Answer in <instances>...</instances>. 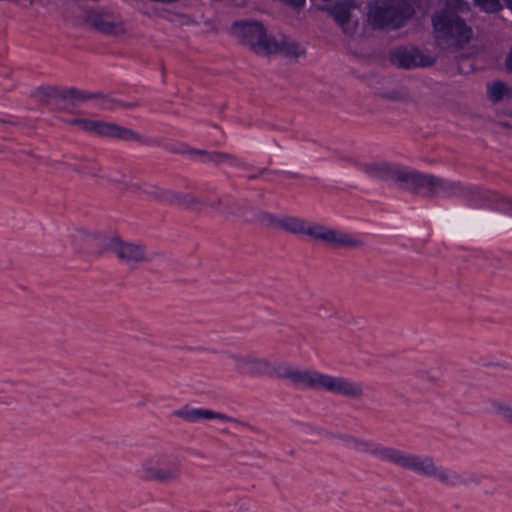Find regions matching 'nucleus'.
I'll list each match as a JSON object with an SVG mask.
<instances>
[{"mask_svg":"<svg viewBox=\"0 0 512 512\" xmlns=\"http://www.w3.org/2000/svg\"><path fill=\"white\" fill-rule=\"evenodd\" d=\"M335 437L339 441L351 445L357 452L376 457L381 461L417 475L433 478L445 487H455L462 482L459 474L438 464L435 458L430 455L407 453L396 447L384 446L366 437H360L351 433H341Z\"/></svg>","mask_w":512,"mask_h":512,"instance_id":"1","label":"nucleus"},{"mask_svg":"<svg viewBox=\"0 0 512 512\" xmlns=\"http://www.w3.org/2000/svg\"><path fill=\"white\" fill-rule=\"evenodd\" d=\"M231 29L238 41L248 46L257 55L268 56L282 53L288 57H299L305 54V49L299 43L287 37L276 39L267 35L261 22L240 20L234 22Z\"/></svg>","mask_w":512,"mask_h":512,"instance_id":"2","label":"nucleus"},{"mask_svg":"<svg viewBox=\"0 0 512 512\" xmlns=\"http://www.w3.org/2000/svg\"><path fill=\"white\" fill-rule=\"evenodd\" d=\"M277 227L293 234L307 235L322 241L333 248H360L364 242L340 230L331 229L320 224H310L297 217H285L277 221Z\"/></svg>","mask_w":512,"mask_h":512,"instance_id":"3","label":"nucleus"},{"mask_svg":"<svg viewBox=\"0 0 512 512\" xmlns=\"http://www.w3.org/2000/svg\"><path fill=\"white\" fill-rule=\"evenodd\" d=\"M432 23L436 38L443 48L462 47L472 37L471 28L451 11L445 10L434 15Z\"/></svg>","mask_w":512,"mask_h":512,"instance_id":"4","label":"nucleus"},{"mask_svg":"<svg viewBox=\"0 0 512 512\" xmlns=\"http://www.w3.org/2000/svg\"><path fill=\"white\" fill-rule=\"evenodd\" d=\"M414 12L407 0H386L371 6L368 23L374 29H396L401 27Z\"/></svg>","mask_w":512,"mask_h":512,"instance_id":"5","label":"nucleus"},{"mask_svg":"<svg viewBox=\"0 0 512 512\" xmlns=\"http://www.w3.org/2000/svg\"><path fill=\"white\" fill-rule=\"evenodd\" d=\"M457 185L449 180L432 174L422 173L417 170H406L401 189L422 195L428 198H436L441 195L449 196L456 191Z\"/></svg>","mask_w":512,"mask_h":512,"instance_id":"6","label":"nucleus"},{"mask_svg":"<svg viewBox=\"0 0 512 512\" xmlns=\"http://www.w3.org/2000/svg\"><path fill=\"white\" fill-rule=\"evenodd\" d=\"M83 23L88 29L108 37L123 38L128 34L123 17L105 8L87 10L83 16Z\"/></svg>","mask_w":512,"mask_h":512,"instance_id":"7","label":"nucleus"},{"mask_svg":"<svg viewBox=\"0 0 512 512\" xmlns=\"http://www.w3.org/2000/svg\"><path fill=\"white\" fill-rule=\"evenodd\" d=\"M140 470L143 480L149 483L170 484L181 478L180 466L177 463H166L164 457L142 461Z\"/></svg>","mask_w":512,"mask_h":512,"instance_id":"8","label":"nucleus"},{"mask_svg":"<svg viewBox=\"0 0 512 512\" xmlns=\"http://www.w3.org/2000/svg\"><path fill=\"white\" fill-rule=\"evenodd\" d=\"M71 126H76L85 132H93L102 137H110L119 140L140 141V136L133 130L116 123L86 118H77L69 121Z\"/></svg>","mask_w":512,"mask_h":512,"instance_id":"9","label":"nucleus"},{"mask_svg":"<svg viewBox=\"0 0 512 512\" xmlns=\"http://www.w3.org/2000/svg\"><path fill=\"white\" fill-rule=\"evenodd\" d=\"M105 247L120 262L131 267H136L148 260L147 251L143 244L125 241L118 235L109 237Z\"/></svg>","mask_w":512,"mask_h":512,"instance_id":"10","label":"nucleus"},{"mask_svg":"<svg viewBox=\"0 0 512 512\" xmlns=\"http://www.w3.org/2000/svg\"><path fill=\"white\" fill-rule=\"evenodd\" d=\"M321 9L328 12L344 34L352 36L356 32L359 8L353 0H340L333 5H325Z\"/></svg>","mask_w":512,"mask_h":512,"instance_id":"11","label":"nucleus"},{"mask_svg":"<svg viewBox=\"0 0 512 512\" xmlns=\"http://www.w3.org/2000/svg\"><path fill=\"white\" fill-rule=\"evenodd\" d=\"M280 372V379L289 380L296 386H302L311 390L324 388L326 374L310 369H296L283 363Z\"/></svg>","mask_w":512,"mask_h":512,"instance_id":"12","label":"nucleus"},{"mask_svg":"<svg viewBox=\"0 0 512 512\" xmlns=\"http://www.w3.org/2000/svg\"><path fill=\"white\" fill-rule=\"evenodd\" d=\"M323 390L355 401L361 400L365 395L364 386L361 382L329 374H326Z\"/></svg>","mask_w":512,"mask_h":512,"instance_id":"13","label":"nucleus"},{"mask_svg":"<svg viewBox=\"0 0 512 512\" xmlns=\"http://www.w3.org/2000/svg\"><path fill=\"white\" fill-rule=\"evenodd\" d=\"M390 58L393 64L404 69L427 67L434 63L432 57L423 54L415 47L396 48L391 52Z\"/></svg>","mask_w":512,"mask_h":512,"instance_id":"14","label":"nucleus"},{"mask_svg":"<svg viewBox=\"0 0 512 512\" xmlns=\"http://www.w3.org/2000/svg\"><path fill=\"white\" fill-rule=\"evenodd\" d=\"M492 231L512 233V200L497 197L493 203V212L487 220Z\"/></svg>","mask_w":512,"mask_h":512,"instance_id":"15","label":"nucleus"},{"mask_svg":"<svg viewBox=\"0 0 512 512\" xmlns=\"http://www.w3.org/2000/svg\"><path fill=\"white\" fill-rule=\"evenodd\" d=\"M152 196L170 205L183 206L186 209L200 211L203 201L192 193L180 192L171 189H160L152 193Z\"/></svg>","mask_w":512,"mask_h":512,"instance_id":"16","label":"nucleus"},{"mask_svg":"<svg viewBox=\"0 0 512 512\" xmlns=\"http://www.w3.org/2000/svg\"><path fill=\"white\" fill-rule=\"evenodd\" d=\"M174 416L179 417L187 422H198L201 420H220L227 422L240 423L237 419H234L226 414L216 412L210 409L203 408H188L174 411Z\"/></svg>","mask_w":512,"mask_h":512,"instance_id":"17","label":"nucleus"},{"mask_svg":"<svg viewBox=\"0 0 512 512\" xmlns=\"http://www.w3.org/2000/svg\"><path fill=\"white\" fill-rule=\"evenodd\" d=\"M407 169L385 162L371 163L366 165V172L382 180H392L401 188Z\"/></svg>","mask_w":512,"mask_h":512,"instance_id":"18","label":"nucleus"},{"mask_svg":"<svg viewBox=\"0 0 512 512\" xmlns=\"http://www.w3.org/2000/svg\"><path fill=\"white\" fill-rule=\"evenodd\" d=\"M282 362H271L267 358H261L252 355L250 364L248 365L249 372L259 376H276L279 378Z\"/></svg>","mask_w":512,"mask_h":512,"instance_id":"19","label":"nucleus"},{"mask_svg":"<svg viewBox=\"0 0 512 512\" xmlns=\"http://www.w3.org/2000/svg\"><path fill=\"white\" fill-rule=\"evenodd\" d=\"M95 96L96 95H94L93 92L84 91L77 88H64L62 101L67 105L77 107L90 100H94Z\"/></svg>","mask_w":512,"mask_h":512,"instance_id":"20","label":"nucleus"},{"mask_svg":"<svg viewBox=\"0 0 512 512\" xmlns=\"http://www.w3.org/2000/svg\"><path fill=\"white\" fill-rule=\"evenodd\" d=\"M488 98L494 102H500L512 98V86L503 81H494L487 84Z\"/></svg>","mask_w":512,"mask_h":512,"instance_id":"21","label":"nucleus"},{"mask_svg":"<svg viewBox=\"0 0 512 512\" xmlns=\"http://www.w3.org/2000/svg\"><path fill=\"white\" fill-rule=\"evenodd\" d=\"M154 14L180 27L191 26L195 24V20L192 17L178 12L156 9L154 11Z\"/></svg>","mask_w":512,"mask_h":512,"instance_id":"22","label":"nucleus"},{"mask_svg":"<svg viewBox=\"0 0 512 512\" xmlns=\"http://www.w3.org/2000/svg\"><path fill=\"white\" fill-rule=\"evenodd\" d=\"M63 89L57 86H41L37 88L34 96L41 102H46L50 99H60L62 101Z\"/></svg>","mask_w":512,"mask_h":512,"instance_id":"23","label":"nucleus"},{"mask_svg":"<svg viewBox=\"0 0 512 512\" xmlns=\"http://www.w3.org/2000/svg\"><path fill=\"white\" fill-rule=\"evenodd\" d=\"M494 413L512 426V405L505 400H493L491 402Z\"/></svg>","mask_w":512,"mask_h":512,"instance_id":"24","label":"nucleus"},{"mask_svg":"<svg viewBox=\"0 0 512 512\" xmlns=\"http://www.w3.org/2000/svg\"><path fill=\"white\" fill-rule=\"evenodd\" d=\"M382 97L392 101L409 102L411 96L406 88H397L382 94Z\"/></svg>","mask_w":512,"mask_h":512,"instance_id":"25","label":"nucleus"},{"mask_svg":"<svg viewBox=\"0 0 512 512\" xmlns=\"http://www.w3.org/2000/svg\"><path fill=\"white\" fill-rule=\"evenodd\" d=\"M252 354H245V353H231L228 355V359L232 361L234 366L238 369L242 368H248V365L250 364Z\"/></svg>","mask_w":512,"mask_h":512,"instance_id":"26","label":"nucleus"},{"mask_svg":"<svg viewBox=\"0 0 512 512\" xmlns=\"http://www.w3.org/2000/svg\"><path fill=\"white\" fill-rule=\"evenodd\" d=\"M94 95H96L94 99L100 100L101 104L106 109H113L114 106L118 104V102L109 95L103 94L101 92H95Z\"/></svg>","mask_w":512,"mask_h":512,"instance_id":"27","label":"nucleus"},{"mask_svg":"<svg viewBox=\"0 0 512 512\" xmlns=\"http://www.w3.org/2000/svg\"><path fill=\"white\" fill-rule=\"evenodd\" d=\"M475 3L486 11L494 12L500 8L498 0H474Z\"/></svg>","mask_w":512,"mask_h":512,"instance_id":"28","label":"nucleus"},{"mask_svg":"<svg viewBox=\"0 0 512 512\" xmlns=\"http://www.w3.org/2000/svg\"><path fill=\"white\" fill-rule=\"evenodd\" d=\"M449 10L463 11L466 7L464 0H442Z\"/></svg>","mask_w":512,"mask_h":512,"instance_id":"29","label":"nucleus"},{"mask_svg":"<svg viewBox=\"0 0 512 512\" xmlns=\"http://www.w3.org/2000/svg\"><path fill=\"white\" fill-rule=\"evenodd\" d=\"M210 159L215 163H221L223 161H233L235 157L225 153H214L210 156Z\"/></svg>","mask_w":512,"mask_h":512,"instance_id":"30","label":"nucleus"},{"mask_svg":"<svg viewBox=\"0 0 512 512\" xmlns=\"http://www.w3.org/2000/svg\"><path fill=\"white\" fill-rule=\"evenodd\" d=\"M77 232L84 238L89 240H97L100 237V234L97 232L89 231L85 228L77 229Z\"/></svg>","mask_w":512,"mask_h":512,"instance_id":"31","label":"nucleus"},{"mask_svg":"<svg viewBox=\"0 0 512 512\" xmlns=\"http://www.w3.org/2000/svg\"><path fill=\"white\" fill-rule=\"evenodd\" d=\"M282 2H284L285 4H289L293 7H301L304 3H305V0H281Z\"/></svg>","mask_w":512,"mask_h":512,"instance_id":"32","label":"nucleus"},{"mask_svg":"<svg viewBox=\"0 0 512 512\" xmlns=\"http://www.w3.org/2000/svg\"><path fill=\"white\" fill-rule=\"evenodd\" d=\"M263 219H264V220H266V221H268V222H269V223H271V224H274V223H275V224L277 225V221H278V220H276V219L274 218V216H273V215H271V214H265V215L263 216Z\"/></svg>","mask_w":512,"mask_h":512,"instance_id":"33","label":"nucleus"},{"mask_svg":"<svg viewBox=\"0 0 512 512\" xmlns=\"http://www.w3.org/2000/svg\"><path fill=\"white\" fill-rule=\"evenodd\" d=\"M506 6L512 11V0H504Z\"/></svg>","mask_w":512,"mask_h":512,"instance_id":"34","label":"nucleus"},{"mask_svg":"<svg viewBox=\"0 0 512 512\" xmlns=\"http://www.w3.org/2000/svg\"><path fill=\"white\" fill-rule=\"evenodd\" d=\"M193 153H196V154H205L204 151H193Z\"/></svg>","mask_w":512,"mask_h":512,"instance_id":"35","label":"nucleus"}]
</instances>
